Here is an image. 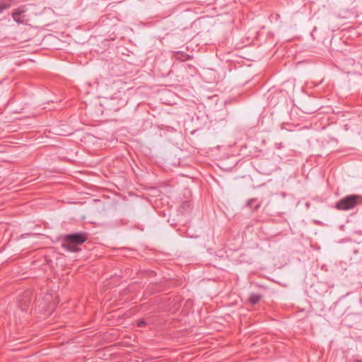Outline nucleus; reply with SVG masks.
<instances>
[{
	"mask_svg": "<svg viewBox=\"0 0 362 362\" xmlns=\"http://www.w3.org/2000/svg\"><path fill=\"white\" fill-rule=\"evenodd\" d=\"M256 202H257V199H255V198L250 199L247 201L246 206L247 207L251 208L252 211H255L258 210V209L261 206V204L259 202L257 203V204H256Z\"/></svg>",
	"mask_w": 362,
	"mask_h": 362,
	"instance_id": "20e7f679",
	"label": "nucleus"
},
{
	"mask_svg": "<svg viewBox=\"0 0 362 362\" xmlns=\"http://www.w3.org/2000/svg\"><path fill=\"white\" fill-rule=\"evenodd\" d=\"M87 239V233L84 232L65 235L62 240V247L68 252H76L80 250L78 246L85 243Z\"/></svg>",
	"mask_w": 362,
	"mask_h": 362,
	"instance_id": "f257e3e1",
	"label": "nucleus"
},
{
	"mask_svg": "<svg viewBox=\"0 0 362 362\" xmlns=\"http://www.w3.org/2000/svg\"><path fill=\"white\" fill-rule=\"evenodd\" d=\"M25 12V10L23 8H18L16 11H14L12 14L13 20L18 24H25V20L24 19V16H23V13Z\"/></svg>",
	"mask_w": 362,
	"mask_h": 362,
	"instance_id": "7ed1b4c3",
	"label": "nucleus"
},
{
	"mask_svg": "<svg viewBox=\"0 0 362 362\" xmlns=\"http://www.w3.org/2000/svg\"><path fill=\"white\" fill-rule=\"evenodd\" d=\"M12 0H0V13L9 8L11 6Z\"/></svg>",
	"mask_w": 362,
	"mask_h": 362,
	"instance_id": "423d86ee",
	"label": "nucleus"
},
{
	"mask_svg": "<svg viewBox=\"0 0 362 362\" xmlns=\"http://www.w3.org/2000/svg\"><path fill=\"white\" fill-rule=\"evenodd\" d=\"M146 325V322L144 320H139L138 322L139 327H144Z\"/></svg>",
	"mask_w": 362,
	"mask_h": 362,
	"instance_id": "6e6552de",
	"label": "nucleus"
},
{
	"mask_svg": "<svg viewBox=\"0 0 362 362\" xmlns=\"http://www.w3.org/2000/svg\"><path fill=\"white\" fill-rule=\"evenodd\" d=\"M362 204V197L357 194L347 195L339 199L335 208L339 211H349Z\"/></svg>",
	"mask_w": 362,
	"mask_h": 362,
	"instance_id": "f03ea898",
	"label": "nucleus"
},
{
	"mask_svg": "<svg viewBox=\"0 0 362 362\" xmlns=\"http://www.w3.org/2000/svg\"><path fill=\"white\" fill-rule=\"evenodd\" d=\"M262 296L257 293H252L248 298V302L252 305H255L257 304L262 299Z\"/></svg>",
	"mask_w": 362,
	"mask_h": 362,
	"instance_id": "39448f33",
	"label": "nucleus"
},
{
	"mask_svg": "<svg viewBox=\"0 0 362 362\" xmlns=\"http://www.w3.org/2000/svg\"><path fill=\"white\" fill-rule=\"evenodd\" d=\"M354 362H362V359L361 360L356 359V360H354Z\"/></svg>",
	"mask_w": 362,
	"mask_h": 362,
	"instance_id": "9d476101",
	"label": "nucleus"
},
{
	"mask_svg": "<svg viewBox=\"0 0 362 362\" xmlns=\"http://www.w3.org/2000/svg\"><path fill=\"white\" fill-rule=\"evenodd\" d=\"M317 108L313 107V108H306L305 107V112L307 114H311L313 112H315Z\"/></svg>",
	"mask_w": 362,
	"mask_h": 362,
	"instance_id": "0eeeda50",
	"label": "nucleus"
},
{
	"mask_svg": "<svg viewBox=\"0 0 362 362\" xmlns=\"http://www.w3.org/2000/svg\"><path fill=\"white\" fill-rule=\"evenodd\" d=\"M29 302H30V301H28V302L26 301V302L25 303V304H24V306H23V307H22V306H21V309H22V310H25V307H27V306H28V305Z\"/></svg>",
	"mask_w": 362,
	"mask_h": 362,
	"instance_id": "1a4fd4ad",
	"label": "nucleus"
}]
</instances>
